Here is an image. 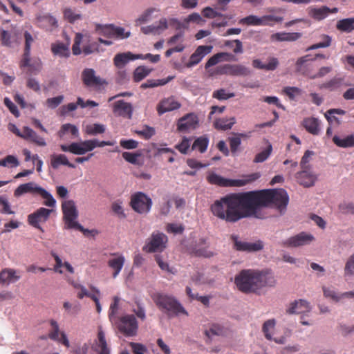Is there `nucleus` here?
Here are the masks:
<instances>
[{
	"label": "nucleus",
	"mask_w": 354,
	"mask_h": 354,
	"mask_svg": "<svg viewBox=\"0 0 354 354\" xmlns=\"http://www.w3.org/2000/svg\"><path fill=\"white\" fill-rule=\"evenodd\" d=\"M333 142L339 147L347 148L354 147V136L350 135L344 138H340L337 136L333 138Z\"/></svg>",
	"instance_id": "a19ab883"
},
{
	"label": "nucleus",
	"mask_w": 354,
	"mask_h": 354,
	"mask_svg": "<svg viewBox=\"0 0 354 354\" xmlns=\"http://www.w3.org/2000/svg\"><path fill=\"white\" fill-rule=\"evenodd\" d=\"M20 279L17 271L12 268H4L0 272V284L9 285Z\"/></svg>",
	"instance_id": "7c9ffc66"
},
{
	"label": "nucleus",
	"mask_w": 354,
	"mask_h": 354,
	"mask_svg": "<svg viewBox=\"0 0 354 354\" xmlns=\"http://www.w3.org/2000/svg\"><path fill=\"white\" fill-rule=\"evenodd\" d=\"M63 14L64 18L71 24L82 19V15L79 13L75 12L71 8H65Z\"/></svg>",
	"instance_id": "3c124183"
},
{
	"label": "nucleus",
	"mask_w": 354,
	"mask_h": 354,
	"mask_svg": "<svg viewBox=\"0 0 354 354\" xmlns=\"http://www.w3.org/2000/svg\"><path fill=\"white\" fill-rule=\"evenodd\" d=\"M124 262L125 258L121 254L118 255L115 258L110 259L108 261L107 264L109 267L113 270L112 274L113 278H115L119 274L123 268Z\"/></svg>",
	"instance_id": "c9c22d12"
},
{
	"label": "nucleus",
	"mask_w": 354,
	"mask_h": 354,
	"mask_svg": "<svg viewBox=\"0 0 354 354\" xmlns=\"http://www.w3.org/2000/svg\"><path fill=\"white\" fill-rule=\"evenodd\" d=\"M315 238L312 234L302 232L283 241L282 245L284 247L297 248L309 244Z\"/></svg>",
	"instance_id": "aec40b11"
},
{
	"label": "nucleus",
	"mask_w": 354,
	"mask_h": 354,
	"mask_svg": "<svg viewBox=\"0 0 354 354\" xmlns=\"http://www.w3.org/2000/svg\"><path fill=\"white\" fill-rule=\"evenodd\" d=\"M339 209L342 214H354V203H343L339 205Z\"/></svg>",
	"instance_id": "774afa93"
},
{
	"label": "nucleus",
	"mask_w": 354,
	"mask_h": 354,
	"mask_svg": "<svg viewBox=\"0 0 354 354\" xmlns=\"http://www.w3.org/2000/svg\"><path fill=\"white\" fill-rule=\"evenodd\" d=\"M151 72V69L145 66H138L133 73V80L136 82H140L146 77Z\"/></svg>",
	"instance_id": "a18cd8bd"
},
{
	"label": "nucleus",
	"mask_w": 354,
	"mask_h": 354,
	"mask_svg": "<svg viewBox=\"0 0 354 354\" xmlns=\"http://www.w3.org/2000/svg\"><path fill=\"white\" fill-rule=\"evenodd\" d=\"M199 120L198 115L194 113H189L178 119L177 122V131L186 132L198 127Z\"/></svg>",
	"instance_id": "f3484780"
},
{
	"label": "nucleus",
	"mask_w": 354,
	"mask_h": 354,
	"mask_svg": "<svg viewBox=\"0 0 354 354\" xmlns=\"http://www.w3.org/2000/svg\"><path fill=\"white\" fill-rule=\"evenodd\" d=\"M113 142L99 141L97 139L86 140L78 142H72L70 145H61L60 149L64 152H70L75 155H84L93 151L95 147L113 146Z\"/></svg>",
	"instance_id": "39448f33"
},
{
	"label": "nucleus",
	"mask_w": 354,
	"mask_h": 354,
	"mask_svg": "<svg viewBox=\"0 0 354 354\" xmlns=\"http://www.w3.org/2000/svg\"><path fill=\"white\" fill-rule=\"evenodd\" d=\"M322 41L310 46V47H308L307 48V50H315V49H317L319 48H326L330 45L331 37L330 36L326 35H323L322 36Z\"/></svg>",
	"instance_id": "864d4df0"
},
{
	"label": "nucleus",
	"mask_w": 354,
	"mask_h": 354,
	"mask_svg": "<svg viewBox=\"0 0 354 354\" xmlns=\"http://www.w3.org/2000/svg\"><path fill=\"white\" fill-rule=\"evenodd\" d=\"M25 39V47L23 57L20 62V68H23L28 67L29 71L32 73H36L40 71L41 68V62L40 59H34L31 62L30 59V48L31 46L34 42V38L32 35L28 31L24 32Z\"/></svg>",
	"instance_id": "0eeeda50"
},
{
	"label": "nucleus",
	"mask_w": 354,
	"mask_h": 354,
	"mask_svg": "<svg viewBox=\"0 0 354 354\" xmlns=\"http://www.w3.org/2000/svg\"><path fill=\"white\" fill-rule=\"evenodd\" d=\"M70 132L71 135L77 136L79 131L78 129L71 124H64L62 126L60 131H59V136H62L64 133Z\"/></svg>",
	"instance_id": "4d7b16f0"
},
{
	"label": "nucleus",
	"mask_w": 354,
	"mask_h": 354,
	"mask_svg": "<svg viewBox=\"0 0 354 354\" xmlns=\"http://www.w3.org/2000/svg\"><path fill=\"white\" fill-rule=\"evenodd\" d=\"M64 95H58L54 97L48 98L46 102V106L51 109L57 108L64 100Z\"/></svg>",
	"instance_id": "6e6d98bb"
},
{
	"label": "nucleus",
	"mask_w": 354,
	"mask_h": 354,
	"mask_svg": "<svg viewBox=\"0 0 354 354\" xmlns=\"http://www.w3.org/2000/svg\"><path fill=\"white\" fill-rule=\"evenodd\" d=\"M105 131L104 125L101 124H93L86 127V132L88 135L95 136L103 133Z\"/></svg>",
	"instance_id": "603ef678"
},
{
	"label": "nucleus",
	"mask_w": 354,
	"mask_h": 354,
	"mask_svg": "<svg viewBox=\"0 0 354 354\" xmlns=\"http://www.w3.org/2000/svg\"><path fill=\"white\" fill-rule=\"evenodd\" d=\"M310 55H306L299 58L296 62V70L298 73H301L303 75H305L310 79L314 80L316 78H319L325 76L328 74L332 68L329 66H324L320 68L319 71L317 73H313L311 72V68L313 66L311 64L308 62L310 61Z\"/></svg>",
	"instance_id": "6e6552de"
},
{
	"label": "nucleus",
	"mask_w": 354,
	"mask_h": 354,
	"mask_svg": "<svg viewBox=\"0 0 354 354\" xmlns=\"http://www.w3.org/2000/svg\"><path fill=\"white\" fill-rule=\"evenodd\" d=\"M97 30L100 31L104 35L117 39L128 38L131 35L130 32H125L122 27L115 26L113 24L97 25Z\"/></svg>",
	"instance_id": "a211bd4d"
},
{
	"label": "nucleus",
	"mask_w": 354,
	"mask_h": 354,
	"mask_svg": "<svg viewBox=\"0 0 354 354\" xmlns=\"http://www.w3.org/2000/svg\"><path fill=\"white\" fill-rule=\"evenodd\" d=\"M130 205L139 214H147L152 206L151 198L143 192H138L131 197Z\"/></svg>",
	"instance_id": "9b49d317"
},
{
	"label": "nucleus",
	"mask_w": 354,
	"mask_h": 354,
	"mask_svg": "<svg viewBox=\"0 0 354 354\" xmlns=\"http://www.w3.org/2000/svg\"><path fill=\"white\" fill-rule=\"evenodd\" d=\"M285 93L290 100H295L297 95H300L302 93L299 88L295 86H286L283 89Z\"/></svg>",
	"instance_id": "052dcab7"
},
{
	"label": "nucleus",
	"mask_w": 354,
	"mask_h": 354,
	"mask_svg": "<svg viewBox=\"0 0 354 354\" xmlns=\"http://www.w3.org/2000/svg\"><path fill=\"white\" fill-rule=\"evenodd\" d=\"M301 37L299 32H281L272 34L271 40L277 41H296Z\"/></svg>",
	"instance_id": "e433bc0d"
},
{
	"label": "nucleus",
	"mask_w": 354,
	"mask_h": 354,
	"mask_svg": "<svg viewBox=\"0 0 354 354\" xmlns=\"http://www.w3.org/2000/svg\"><path fill=\"white\" fill-rule=\"evenodd\" d=\"M330 9L327 6L321 8H310L309 15L313 19L320 21L325 19L330 14Z\"/></svg>",
	"instance_id": "58836bf2"
},
{
	"label": "nucleus",
	"mask_w": 354,
	"mask_h": 354,
	"mask_svg": "<svg viewBox=\"0 0 354 354\" xmlns=\"http://www.w3.org/2000/svg\"><path fill=\"white\" fill-rule=\"evenodd\" d=\"M272 151V145L269 143L266 149H264L263 151H261L260 153H257L255 156L253 162L254 163H259L266 161L271 154Z\"/></svg>",
	"instance_id": "49530a36"
},
{
	"label": "nucleus",
	"mask_w": 354,
	"mask_h": 354,
	"mask_svg": "<svg viewBox=\"0 0 354 354\" xmlns=\"http://www.w3.org/2000/svg\"><path fill=\"white\" fill-rule=\"evenodd\" d=\"M212 46H199L189 57V60L185 64L187 68H192L199 64L203 57L211 53Z\"/></svg>",
	"instance_id": "5701e85b"
},
{
	"label": "nucleus",
	"mask_w": 354,
	"mask_h": 354,
	"mask_svg": "<svg viewBox=\"0 0 354 354\" xmlns=\"http://www.w3.org/2000/svg\"><path fill=\"white\" fill-rule=\"evenodd\" d=\"M19 164V162L17 158L12 155H8L6 158L0 160V166L2 167H17Z\"/></svg>",
	"instance_id": "13d9d810"
},
{
	"label": "nucleus",
	"mask_w": 354,
	"mask_h": 354,
	"mask_svg": "<svg viewBox=\"0 0 354 354\" xmlns=\"http://www.w3.org/2000/svg\"><path fill=\"white\" fill-rule=\"evenodd\" d=\"M235 96L234 93H228L224 88L216 90L212 93V97L218 100H226Z\"/></svg>",
	"instance_id": "8fccbe9b"
},
{
	"label": "nucleus",
	"mask_w": 354,
	"mask_h": 354,
	"mask_svg": "<svg viewBox=\"0 0 354 354\" xmlns=\"http://www.w3.org/2000/svg\"><path fill=\"white\" fill-rule=\"evenodd\" d=\"M264 207L273 206L280 212L286 210L289 201L287 192L283 189L263 190Z\"/></svg>",
	"instance_id": "423d86ee"
},
{
	"label": "nucleus",
	"mask_w": 354,
	"mask_h": 354,
	"mask_svg": "<svg viewBox=\"0 0 354 354\" xmlns=\"http://www.w3.org/2000/svg\"><path fill=\"white\" fill-rule=\"evenodd\" d=\"M264 207L263 190L230 194L216 200L211 206L212 214L220 219L235 223L241 218L259 214L260 207Z\"/></svg>",
	"instance_id": "f257e3e1"
},
{
	"label": "nucleus",
	"mask_w": 354,
	"mask_h": 354,
	"mask_svg": "<svg viewBox=\"0 0 354 354\" xmlns=\"http://www.w3.org/2000/svg\"><path fill=\"white\" fill-rule=\"evenodd\" d=\"M192 250L196 257L209 258L214 256V252L208 250L205 238H200L196 241L192 245Z\"/></svg>",
	"instance_id": "393cba45"
},
{
	"label": "nucleus",
	"mask_w": 354,
	"mask_h": 354,
	"mask_svg": "<svg viewBox=\"0 0 354 354\" xmlns=\"http://www.w3.org/2000/svg\"><path fill=\"white\" fill-rule=\"evenodd\" d=\"M23 138L39 147H45L46 145L45 140L28 127H24L23 129Z\"/></svg>",
	"instance_id": "2f4dec72"
},
{
	"label": "nucleus",
	"mask_w": 354,
	"mask_h": 354,
	"mask_svg": "<svg viewBox=\"0 0 354 354\" xmlns=\"http://www.w3.org/2000/svg\"><path fill=\"white\" fill-rule=\"evenodd\" d=\"M42 187L37 185L34 182L20 185L14 192V196L19 197L24 194L30 193L33 194H39Z\"/></svg>",
	"instance_id": "c85d7f7f"
},
{
	"label": "nucleus",
	"mask_w": 354,
	"mask_h": 354,
	"mask_svg": "<svg viewBox=\"0 0 354 354\" xmlns=\"http://www.w3.org/2000/svg\"><path fill=\"white\" fill-rule=\"evenodd\" d=\"M52 212L53 209H47L45 207H39L33 213L30 214L28 216V223L33 227L44 232L41 224L46 223L48 220Z\"/></svg>",
	"instance_id": "4468645a"
},
{
	"label": "nucleus",
	"mask_w": 354,
	"mask_h": 354,
	"mask_svg": "<svg viewBox=\"0 0 354 354\" xmlns=\"http://www.w3.org/2000/svg\"><path fill=\"white\" fill-rule=\"evenodd\" d=\"M91 345L94 354H110V348L102 326L98 327L97 338L91 343Z\"/></svg>",
	"instance_id": "6ab92c4d"
},
{
	"label": "nucleus",
	"mask_w": 354,
	"mask_h": 354,
	"mask_svg": "<svg viewBox=\"0 0 354 354\" xmlns=\"http://www.w3.org/2000/svg\"><path fill=\"white\" fill-rule=\"evenodd\" d=\"M167 237L163 233H153L142 250L148 253L162 252L166 248Z\"/></svg>",
	"instance_id": "ddd939ff"
},
{
	"label": "nucleus",
	"mask_w": 354,
	"mask_h": 354,
	"mask_svg": "<svg viewBox=\"0 0 354 354\" xmlns=\"http://www.w3.org/2000/svg\"><path fill=\"white\" fill-rule=\"evenodd\" d=\"M310 310L311 307L307 301L299 299L292 302L287 312L289 314H303L310 312Z\"/></svg>",
	"instance_id": "c756f323"
},
{
	"label": "nucleus",
	"mask_w": 354,
	"mask_h": 354,
	"mask_svg": "<svg viewBox=\"0 0 354 354\" xmlns=\"http://www.w3.org/2000/svg\"><path fill=\"white\" fill-rule=\"evenodd\" d=\"M156 11L155 8H149L146 10L136 20V24L137 26L146 23L151 19V15Z\"/></svg>",
	"instance_id": "5fc2aeb1"
},
{
	"label": "nucleus",
	"mask_w": 354,
	"mask_h": 354,
	"mask_svg": "<svg viewBox=\"0 0 354 354\" xmlns=\"http://www.w3.org/2000/svg\"><path fill=\"white\" fill-rule=\"evenodd\" d=\"M343 79L340 77H333L329 81L325 82L323 85V88H329L333 90L337 88L342 85Z\"/></svg>",
	"instance_id": "680f3d73"
},
{
	"label": "nucleus",
	"mask_w": 354,
	"mask_h": 354,
	"mask_svg": "<svg viewBox=\"0 0 354 354\" xmlns=\"http://www.w3.org/2000/svg\"><path fill=\"white\" fill-rule=\"evenodd\" d=\"M35 24L41 28L51 30L53 28L57 27V21L49 14H39L35 18Z\"/></svg>",
	"instance_id": "bb28decb"
},
{
	"label": "nucleus",
	"mask_w": 354,
	"mask_h": 354,
	"mask_svg": "<svg viewBox=\"0 0 354 354\" xmlns=\"http://www.w3.org/2000/svg\"><path fill=\"white\" fill-rule=\"evenodd\" d=\"M181 104L176 101L174 97L171 96L162 100L157 105L158 113L160 115L163 113L180 109Z\"/></svg>",
	"instance_id": "a878e982"
},
{
	"label": "nucleus",
	"mask_w": 354,
	"mask_h": 354,
	"mask_svg": "<svg viewBox=\"0 0 354 354\" xmlns=\"http://www.w3.org/2000/svg\"><path fill=\"white\" fill-rule=\"evenodd\" d=\"M0 212L7 214H12L15 213L11 210L10 203L7 198L3 196H0Z\"/></svg>",
	"instance_id": "e2e57ef3"
},
{
	"label": "nucleus",
	"mask_w": 354,
	"mask_h": 354,
	"mask_svg": "<svg viewBox=\"0 0 354 354\" xmlns=\"http://www.w3.org/2000/svg\"><path fill=\"white\" fill-rule=\"evenodd\" d=\"M152 299L158 308L166 314L168 317H177L181 314L188 315L185 308L172 295L157 292L152 296Z\"/></svg>",
	"instance_id": "7ed1b4c3"
},
{
	"label": "nucleus",
	"mask_w": 354,
	"mask_h": 354,
	"mask_svg": "<svg viewBox=\"0 0 354 354\" xmlns=\"http://www.w3.org/2000/svg\"><path fill=\"white\" fill-rule=\"evenodd\" d=\"M130 346L133 354H145L147 352V347L140 343L131 342Z\"/></svg>",
	"instance_id": "338daca9"
},
{
	"label": "nucleus",
	"mask_w": 354,
	"mask_h": 354,
	"mask_svg": "<svg viewBox=\"0 0 354 354\" xmlns=\"http://www.w3.org/2000/svg\"><path fill=\"white\" fill-rule=\"evenodd\" d=\"M336 27L339 30L351 32L354 30V18H347L339 20Z\"/></svg>",
	"instance_id": "79ce46f5"
},
{
	"label": "nucleus",
	"mask_w": 354,
	"mask_h": 354,
	"mask_svg": "<svg viewBox=\"0 0 354 354\" xmlns=\"http://www.w3.org/2000/svg\"><path fill=\"white\" fill-rule=\"evenodd\" d=\"M62 210L63 212V220L65 223L66 229H73L79 223L77 221L78 218V211L75 203L73 200L64 201L62 204Z\"/></svg>",
	"instance_id": "9d476101"
},
{
	"label": "nucleus",
	"mask_w": 354,
	"mask_h": 354,
	"mask_svg": "<svg viewBox=\"0 0 354 354\" xmlns=\"http://www.w3.org/2000/svg\"><path fill=\"white\" fill-rule=\"evenodd\" d=\"M296 178L297 182L306 187H312L316 181V176L306 170L297 173Z\"/></svg>",
	"instance_id": "473e14b6"
},
{
	"label": "nucleus",
	"mask_w": 354,
	"mask_h": 354,
	"mask_svg": "<svg viewBox=\"0 0 354 354\" xmlns=\"http://www.w3.org/2000/svg\"><path fill=\"white\" fill-rule=\"evenodd\" d=\"M52 53L55 55L67 57L69 56V50L66 45L63 43L52 44Z\"/></svg>",
	"instance_id": "37998d69"
},
{
	"label": "nucleus",
	"mask_w": 354,
	"mask_h": 354,
	"mask_svg": "<svg viewBox=\"0 0 354 354\" xmlns=\"http://www.w3.org/2000/svg\"><path fill=\"white\" fill-rule=\"evenodd\" d=\"M260 177L261 174L259 172H254L248 175L243 176V178L241 179L232 180L225 178L213 171H209L206 176V180L208 183L218 187H243L247 184L257 180Z\"/></svg>",
	"instance_id": "20e7f679"
},
{
	"label": "nucleus",
	"mask_w": 354,
	"mask_h": 354,
	"mask_svg": "<svg viewBox=\"0 0 354 354\" xmlns=\"http://www.w3.org/2000/svg\"><path fill=\"white\" fill-rule=\"evenodd\" d=\"M191 22L196 23L197 24H203L205 22V20L198 13L193 12L184 19V23L186 24H188Z\"/></svg>",
	"instance_id": "0e129e2a"
},
{
	"label": "nucleus",
	"mask_w": 354,
	"mask_h": 354,
	"mask_svg": "<svg viewBox=\"0 0 354 354\" xmlns=\"http://www.w3.org/2000/svg\"><path fill=\"white\" fill-rule=\"evenodd\" d=\"M216 73L220 75L247 76L250 74V71L248 68L241 64H226L218 66Z\"/></svg>",
	"instance_id": "dca6fc26"
},
{
	"label": "nucleus",
	"mask_w": 354,
	"mask_h": 354,
	"mask_svg": "<svg viewBox=\"0 0 354 354\" xmlns=\"http://www.w3.org/2000/svg\"><path fill=\"white\" fill-rule=\"evenodd\" d=\"M232 60H235V57L233 55L228 53H218L214 55L207 61V62L205 63V68L207 69L209 67H212L217 64L221 61L228 62Z\"/></svg>",
	"instance_id": "72a5a7b5"
},
{
	"label": "nucleus",
	"mask_w": 354,
	"mask_h": 354,
	"mask_svg": "<svg viewBox=\"0 0 354 354\" xmlns=\"http://www.w3.org/2000/svg\"><path fill=\"white\" fill-rule=\"evenodd\" d=\"M81 77L84 85L88 88H97L105 83L104 80L95 75V72L92 68L83 70Z\"/></svg>",
	"instance_id": "412c9836"
},
{
	"label": "nucleus",
	"mask_w": 354,
	"mask_h": 354,
	"mask_svg": "<svg viewBox=\"0 0 354 354\" xmlns=\"http://www.w3.org/2000/svg\"><path fill=\"white\" fill-rule=\"evenodd\" d=\"M322 289L324 296L326 299H328L335 303L339 302L342 299L341 293L337 292L335 288L324 286Z\"/></svg>",
	"instance_id": "c03bdc74"
},
{
	"label": "nucleus",
	"mask_w": 354,
	"mask_h": 354,
	"mask_svg": "<svg viewBox=\"0 0 354 354\" xmlns=\"http://www.w3.org/2000/svg\"><path fill=\"white\" fill-rule=\"evenodd\" d=\"M60 165L67 166L70 168H75V165L70 162L64 154H53L50 156V166L56 169Z\"/></svg>",
	"instance_id": "f704fd0d"
},
{
	"label": "nucleus",
	"mask_w": 354,
	"mask_h": 354,
	"mask_svg": "<svg viewBox=\"0 0 354 354\" xmlns=\"http://www.w3.org/2000/svg\"><path fill=\"white\" fill-rule=\"evenodd\" d=\"M283 18L274 15H264L259 17L256 15H249L239 21V24L246 26H272V22H281Z\"/></svg>",
	"instance_id": "f8f14e48"
},
{
	"label": "nucleus",
	"mask_w": 354,
	"mask_h": 354,
	"mask_svg": "<svg viewBox=\"0 0 354 354\" xmlns=\"http://www.w3.org/2000/svg\"><path fill=\"white\" fill-rule=\"evenodd\" d=\"M169 26H173L177 30L183 27V24L177 19L171 18L167 20L166 18L162 17L155 24L142 27L141 31L145 35H160L168 28Z\"/></svg>",
	"instance_id": "1a4fd4ad"
},
{
	"label": "nucleus",
	"mask_w": 354,
	"mask_h": 354,
	"mask_svg": "<svg viewBox=\"0 0 354 354\" xmlns=\"http://www.w3.org/2000/svg\"><path fill=\"white\" fill-rule=\"evenodd\" d=\"M138 322L133 315H127L120 319L118 329L127 337L134 336L138 330Z\"/></svg>",
	"instance_id": "2eb2a0df"
},
{
	"label": "nucleus",
	"mask_w": 354,
	"mask_h": 354,
	"mask_svg": "<svg viewBox=\"0 0 354 354\" xmlns=\"http://www.w3.org/2000/svg\"><path fill=\"white\" fill-rule=\"evenodd\" d=\"M41 196L45 201H44V205L49 207H54L56 205V201L53 197L51 194H50L48 192H47L46 189H44L43 187L39 194Z\"/></svg>",
	"instance_id": "09e8293b"
},
{
	"label": "nucleus",
	"mask_w": 354,
	"mask_h": 354,
	"mask_svg": "<svg viewBox=\"0 0 354 354\" xmlns=\"http://www.w3.org/2000/svg\"><path fill=\"white\" fill-rule=\"evenodd\" d=\"M234 283L241 292L258 293L263 288L274 286L276 279L268 270L246 269L242 270L235 276Z\"/></svg>",
	"instance_id": "f03ea898"
},
{
	"label": "nucleus",
	"mask_w": 354,
	"mask_h": 354,
	"mask_svg": "<svg viewBox=\"0 0 354 354\" xmlns=\"http://www.w3.org/2000/svg\"><path fill=\"white\" fill-rule=\"evenodd\" d=\"M138 59H143L142 55H134L131 52H126L116 54L113 58V62L118 68L122 69L129 61Z\"/></svg>",
	"instance_id": "cd10ccee"
},
{
	"label": "nucleus",
	"mask_w": 354,
	"mask_h": 354,
	"mask_svg": "<svg viewBox=\"0 0 354 354\" xmlns=\"http://www.w3.org/2000/svg\"><path fill=\"white\" fill-rule=\"evenodd\" d=\"M302 125L308 133L313 135H318L319 133V122L315 118L311 117L304 119Z\"/></svg>",
	"instance_id": "4c0bfd02"
},
{
	"label": "nucleus",
	"mask_w": 354,
	"mask_h": 354,
	"mask_svg": "<svg viewBox=\"0 0 354 354\" xmlns=\"http://www.w3.org/2000/svg\"><path fill=\"white\" fill-rule=\"evenodd\" d=\"M208 142L209 140L206 137H199L194 142L192 149H197L201 153H203L207 148Z\"/></svg>",
	"instance_id": "de8ad7c7"
},
{
	"label": "nucleus",
	"mask_w": 354,
	"mask_h": 354,
	"mask_svg": "<svg viewBox=\"0 0 354 354\" xmlns=\"http://www.w3.org/2000/svg\"><path fill=\"white\" fill-rule=\"evenodd\" d=\"M131 104L123 100H118L113 104V112L115 115L131 119L133 115Z\"/></svg>",
	"instance_id": "b1692460"
},
{
	"label": "nucleus",
	"mask_w": 354,
	"mask_h": 354,
	"mask_svg": "<svg viewBox=\"0 0 354 354\" xmlns=\"http://www.w3.org/2000/svg\"><path fill=\"white\" fill-rule=\"evenodd\" d=\"M136 133L145 140H149L155 134V129L153 127L145 126L142 130L136 131Z\"/></svg>",
	"instance_id": "bf43d9fd"
},
{
	"label": "nucleus",
	"mask_w": 354,
	"mask_h": 354,
	"mask_svg": "<svg viewBox=\"0 0 354 354\" xmlns=\"http://www.w3.org/2000/svg\"><path fill=\"white\" fill-rule=\"evenodd\" d=\"M231 239L234 242V248L239 251L243 252H257L263 249V244L261 241H257L254 243H249L241 241L238 239L235 235H232Z\"/></svg>",
	"instance_id": "4be33fe9"
},
{
	"label": "nucleus",
	"mask_w": 354,
	"mask_h": 354,
	"mask_svg": "<svg viewBox=\"0 0 354 354\" xmlns=\"http://www.w3.org/2000/svg\"><path fill=\"white\" fill-rule=\"evenodd\" d=\"M275 326L274 319H268L264 322L262 328V330L265 335V337L268 340L272 339L271 334L270 333V330L272 329Z\"/></svg>",
	"instance_id": "69168bd1"
},
{
	"label": "nucleus",
	"mask_w": 354,
	"mask_h": 354,
	"mask_svg": "<svg viewBox=\"0 0 354 354\" xmlns=\"http://www.w3.org/2000/svg\"><path fill=\"white\" fill-rule=\"evenodd\" d=\"M235 118H219L214 121V126L218 130H228L230 129L235 124Z\"/></svg>",
	"instance_id": "ea45409f"
}]
</instances>
